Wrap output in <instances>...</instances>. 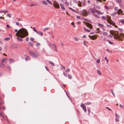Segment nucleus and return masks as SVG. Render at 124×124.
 Instances as JSON below:
<instances>
[{
    "label": "nucleus",
    "instance_id": "nucleus-27",
    "mask_svg": "<svg viewBox=\"0 0 124 124\" xmlns=\"http://www.w3.org/2000/svg\"><path fill=\"white\" fill-rule=\"evenodd\" d=\"M68 8L70 9V10H72V11H73L75 12H76V11L75 10H74L72 8H70V7H68Z\"/></svg>",
    "mask_w": 124,
    "mask_h": 124
},
{
    "label": "nucleus",
    "instance_id": "nucleus-55",
    "mask_svg": "<svg viewBox=\"0 0 124 124\" xmlns=\"http://www.w3.org/2000/svg\"><path fill=\"white\" fill-rule=\"evenodd\" d=\"M106 108H107L109 110L112 111V110H111V109H110V108H109L108 107H106Z\"/></svg>",
    "mask_w": 124,
    "mask_h": 124
},
{
    "label": "nucleus",
    "instance_id": "nucleus-36",
    "mask_svg": "<svg viewBox=\"0 0 124 124\" xmlns=\"http://www.w3.org/2000/svg\"><path fill=\"white\" fill-rule=\"evenodd\" d=\"M71 24L72 25L73 27L75 28V25H74V22H72L71 23Z\"/></svg>",
    "mask_w": 124,
    "mask_h": 124
},
{
    "label": "nucleus",
    "instance_id": "nucleus-8",
    "mask_svg": "<svg viewBox=\"0 0 124 124\" xmlns=\"http://www.w3.org/2000/svg\"><path fill=\"white\" fill-rule=\"evenodd\" d=\"M108 22L110 24H112L113 26H115V25L116 24L114 22L112 21H108Z\"/></svg>",
    "mask_w": 124,
    "mask_h": 124
},
{
    "label": "nucleus",
    "instance_id": "nucleus-43",
    "mask_svg": "<svg viewBox=\"0 0 124 124\" xmlns=\"http://www.w3.org/2000/svg\"><path fill=\"white\" fill-rule=\"evenodd\" d=\"M49 28L48 27L45 28L44 29V31H45L46 30H47L48 29H49Z\"/></svg>",
    "mask_w": 124,
    "mask_h": 124
},
{
    "label": "nucleus",
    "instance_id": "nucleus-17",
    "mask_svg": "<svg viewBox=\"0 0 124 124\" xmlns=\"http://www.w3.org/2000/svg\"><path fill=\"white\" fill-rule=\"evenodd\" d=\"M83 19L85 20V21H87L88 22H89V23H91V22L89 20H88V19L84 18H83Z\"/></svg>",
    "mask_w": 124,
    "mask_h": 124
},
{
    "label": "nucleus",
    "instance_id": "nucleus-22",
    "mask_svg": "<svg viewBox=\"0 0 124 124\" xmlns=\"http://www.w3.org/2000/svg\"><path fill=\"white\" fill-rule=\"evenodd\" d=\"M117 13L114 12L111 15V16H114L116 15Z\"/></svg>",
    "mask_w": 124,
    "mask_h": 124
},
{
    "label": "nucleus",
    "instance_id": "nucleus-6",
    "mask_svg": "<svg viewBox=\"0 0 124 124\" xmlns=\"http://www.w3.org/2000/svg\"><path fill=\"white\" fill-rule=\"evenodd\" d=\"M80 106L82 108L85 112H86V109L85 106L84 104H82Z\"/></svg>",
    "mask_w": 124,
    "mask_h": 124
},
{
    "label": "nucleus",
    "instance_id": "nucleus-14",
    "mask_svg": "<svg viewBox=\"0 0 124 124\" xmlns=\"http://www.w3.org/2000/svg\"><path fill=\"white\" fill-rule=\"evenodd\" d=\"M30 57L29 56H27L26 57L25 60L26 61H27L28 60H29L30 59Z\"/></svg>",
    "mask_w": 124,
    "mask_h": 124
},
{
    "label": "nucleus",
    "instance_id": "nucleus-50",
    "mask_svg": "<svg viewBox=\"0 0 124 124\" xmlns=\"http://www.w3.org/2000/svg\"><path fill=\"white\" fill-rule=\"evenodd\" d=\"M63 75H64L66 77H67V74L65 73V72H63Z\"/></svg>",
    "mask_w": 124,
    "mask_h": 124
},
{
    "label": "nucleus",
    "instance_id": "nucleus-63",
    "mask_svg": "<svg viewBox=\"0 0 124 124\" xmlns=\"http://www.w3.org/2000/svg\"><path fill=\"white\" fill-rule=\"evenodd\" d=\"M117 9V8L116 7H115L114 8V10L115 11H116Z\"/></svg>",
    "mask_w": 124,
    "mask_h": 124
},
{
    "label": "nucleus",
    "instance_id": "nucleus-53",
    "mask_svg": "<svg viewBox=\"0 0 124 124\" xmlns=\"http://www.w3.org/2000/svg\"><path fill=\"white\" fill-rule=\"evenodd\" d=\"M6 26L8 28H9L10 27V26L8 24Z\"/></svg>",
    "mask_w": 124,
    "mask_h": 124
},
{
    "label": "nucleus",
    "instance_id": "nucleus-24",
    "mask_svg": "<svg viewBox=\"0 0 124 124\" xmlns=\"http://www.w3.org/2000/svg\"><path fill=\"white\" fill-rule=\"evenodd\" d=\"M117 1L118 3H122V0H117Z\"/></svg>",
    "mask_w": 124,
    "mask_h": 124
},
{
    "label": "nucleus",
    "instance_id": "nucleus-35",
    "mask_svg": "<svg viewBox=\"0 0 124 124\" xmlns=\"http://www.w3.org/2000/svg\"><path fill=\"white\" fill-rule=\"evenodd\" d=\"M105 8L106 9H108L109 8V7L108 6H105Z\"/></svg>",
    "mask_w": 124,
    "mask_h": 124
},
{
    "label": "nucleus",
    "instance_id": "nucleus-23",
    "mask_svg": "<svg viewBox=\"0 0 124 124\" xmlns=\"http://www.w3.org/2000/svg\"><path fill=\"white\" fill-rule=\"evenodd\" d=\"M43 4L45 5H46L47 4V3L45 1H43L42 2Z\"/></svg>",
    "mask_w": 124,
    "mask_h": 124
},
{
    "label": "nucleus",
    "instance_id": "nucleus-33",
    "mask_svg": "<svg viewBox=\"0 0 124 124\" xmlns=\"http://www.w3.org/2000/svg\"><path fill=\"white\" fill-rule=\"evenodd\" d=\"M33 30L36 33H37V31L35 29V28L34 27H33Z\"/></svg>",
    "mask_w": 124,
    "mask_h": 124
},
{
    "label": "nucleus",
    "instance_id": "nucleus-41",
    "mask_svg": "<svg viewBox=\"0 0 124 124\" xmlns=\"http://www.w3.org/2000/svg\"><path fill=\"white\" fill-rule=\"evenodd\" d=\"M114 38L116 39H118L119 40H120V38L119 39L117 37H114Z\"/></svg>",
    "mask_w": 124,
    "mask_h": 124
},
{
    "label": "nucleus",
    "instance_id": "nucleus-49",
    "mask_svg": "<svg viewBox=\"0 0 124 124\" xmlns=\"http://www.w3.org/2000/svg\"><path fill=\"white\" fill-rule=\"evenodd\" d=\"M120 108H124V106L122 105L121 104H120Z\"/></svg>",
    "mask_w": 124,
    "mask_h": 124
},
{
    "label": "nucleus",
    "instance_id": "nucleus-26",
    "mask_svg": "<svg viewBox=\"0 0 124 124\" xmlns=\"http://www.w3.org/2000/svg\"><path fill=\"white\" fill-rule=\"evenodd\" d=\"M29 45H31V46L32 47L33 46V43H32L31 42H29Z\"/></svg>",
    "mask_w": 124,
    "mask_h": 124
},
{
    "label": "nucleus",
    "instance_id": "nucleus-9",
    "mask_svg": "<svg viewBox=\"0 0 124 124\" xmlns=\"http://www.w3.org/2000/svg\"><path fill=\"white\" fill-rule=\"evenodd\" d=\"M95 12L98 14L100 15H102L103 14V13L99 11L98 10H96Z\"/></svg>",
    "mask_w": 124,
    "mask_h": 124
},
{
    "label": "nucleus",
    "instance_id": "nucleus-30",
    "mask_svg": "<svg viewBox=\"0 0 124 124\" xmlns=\"http://www.w3.org/2000/svg\"><path fill=\"white\" fill-rule=\"evenodd\" d=\"M46 1L49 4H52V2L50 1L49 0H46Z\"/></svg>",
    "mask_w": 124,
    "mask_h": 124
},
{
    "label": "nucleus",
    "instance_id": "nucleus-16",
    "mask_svg": "<svg viewBox=\"0 0 124 124\" xmlns=\"http://www.w3.org/2000/svg\"><path fill=\"white\" fill-rule=\"evenodd\" d=\"M102 19H104L105 20H106L107 22L108 21V20L107 19L106 17L105 16H103L102 17Z\"/></svg>",
    "mask_w": 124,
    "mask_h": 124
},
{
    "label": "nucleus",
    "instance_id": "nucleus-45",
    "mask_svg": "<svg viewBox=\"0 0 124 124\" xmlns=\"http://www.w3.org/2000/svg\"><path fill=\"white\" fill-rule=\"evenodd\" d=\"M118 29L121 32H122L123 31L122 29L121 28H118Z\"/></svg>",
    "mask_w": 124,
    "mask_h": 124
},
{
    "label": "nucleus",
    "instance_id": "nucleus-46",
    "mask_svg": "<svg viewBox=\"0 0 124 124\" xmlns=\"http://www.w3.org/2000/svg\"><path fill=\"white\" fill-rule=\"evenodd\" d=\"M36 45L37 46H38L40 45V44L39 43L37 42L36 43Z\"/></svg>",
    "mask_w": 124,
    "mask_h": 124
},
{
    "label": "nucleus",
    "instance_id": "nucleus-48",
    "mask_svg": "<svg viewBox=\"0 0 124 124\" xmlns=\"http://www.w3.org/2000/svg\"><path fill=\"white\" fill-rule=\"evenodd\" d=\"M100 59H98L97 60V62L98 63H99L100 62Z\"/></svg>",
    "mask_w": 124,
    "mask_h": 124
},
{
    "label": "nucleus",
    "instance_id": "nucleus-42",
    "mask_svg": "<svg viewBox=\"0 0 124 124\" xmlns=\"http://www.w3.org/2000/svg\"><path fill=\"white\" fill-rule=\"evenodd\" d=\"M107 41L109 43L111 44H113V43L112 42H111L109 40H107Z\"/></svg>",
    "mask_w": 124,
    "mask_h": 124
},
{
    "label": "nucleus",
    "instance_id": "nucleus-10",
    "mask_svg": "<svg viewBox=\"0 0 124 124\" xmlns=\"http://www.w3.org/2000/svg\"><path fill=\"white\" fill-rule=\"evenodd\" d=\"M123 13V11L121 9H118L117 12V14L119 15L120 13Z\"/></svg>",
    "mask_w": 124,
    "mask_h": 124
},
{
    "label": "nucleus",
    "instance_id": "nucleus-39",
    "mask_svg": "<svg viewBox=\"0 0 124 124\" xmlns=\"http://www.w3.org/2000/svg\"><path fill=\"white\" fill-rule=\"evenodd\" d=\"M105 60L107 62V63H108V62L109 61V60L107 59L106 57H105Z\"/></svg>",
    "mask_w": 124,
    "mask_h": 124
},
{
    "label": "nucleus",
    "instance_id": "nucleus-4",
    "mask_svg": "<svg viewBox=\"0 0 124 124\" xmlns=\"http://www.w3.org/2000/svg\"><path fill=\"white\" fill-rule=\"evenodd\" d=\"M54 6L57 8H60V6L58 3L57 2H55L54 3Z\"/></svg>",
    "mask_w": 124,
    "mask_h": 124
},
{
    "label": "nucleus",
    "instance_id": "nucleus-38",
    "mask_svg": "<svg viewBox=\"0 0 124 124\" xmlns=\"http://www.w3.org/2000/svg\"><path fill=\"white\" fill-rule=\"evenodd\" d=\"M91 103L90 102H87L85 103V104L86 105H88L90 104Z\"/></svg>",
    "mask_w": 124,
    "mask_h": 124
},
{
    "label": "nucleus",
    "instance_id": "nucleus-5",
    "mask_svg": "<svg viewBox=\"0 0 124 124\" xmlns=\"http://www.w3.org/2000/svg\"><path fill=\"white\" fill-rule=\"evenodd\" d=\"M86 25L90 29H91L92 28L93 26L91 24L89 23H86Z\"/></svg>",
    "mask_w": 124,
    "mask_h": 124
},
{
    "label": "nucleus",
    "instance_id": "nucleus-7",
    "mask_svg": "<svg viewBox=\"0 0 124 124\" xmlns=\"http://www.w3.org/2000/svg\"><path fill=\"white\" fill-rule=\"evenodd\" d=\"M89 37L92 40H94L96 39V37L94 35L90 36V35L89 36Z\"/></svg>",
    "mask_w": 124,
    "mask_h": 124
},
{
    "label": "nucleus",
    "instance_id": "nucleus-3",
    "mask_svg": "<svg viewBox=\"0 0 124 124\" xmlns=\"http://www.w3.org/2000/svg\"><path fill=\"white\" fill-rule=\"evenodd\" d=\"M96 8L95 7L92 8H89V13L94 14L95 13Z\"/></svg>",
    "mask_w": 124,
    "mask_h": 124
},
{
    "label": "nucleus",
    "instance_id": "nucleus-59",
    "mask_svg": "<svg viewBox=\"0 0 124 124\" xmlns=\"http://www.w3.org/2000/svg\"><path fill=\"white\" fill-rule=\"evenodd\" d=\"M30 40L31 41H32L34 40V39H33L32 38H30Z\"/></svg>",
    "mask_w": 124,
    "mask_h": 124
},
{
    "label": "nucleus",
    "instance_id": "nucleus-52",
    "mask_svg": "<svg viewBox=\"0 0 124 124\" xmlns=\"http://www.w3.org/2000/svg\"><path fill=\"white\" fill-rule=\"evenodd\" d=\"M98 25L99 26H101L102 27H103V25L101 24L100 23H99Z\"/></svg>",
    "mask_w": 124,
    "mask_h": 124
},
{
    "label": "nucleus",
    "instance_id": "nucleus-1",
    "mask_svg": "<svg viewBox=\"0 0 124 124\" xmlns=\"http://www.w3.org/2000/svg\"><path fill=\"white\" fill-rule=\"evenodd\" d=\"M16 32H17L16 36L21 38H23L28 35V32L24 28L21 29L18 31L16 29H14Z\"/></svg>",
    "mask_w": 124,
    "mask_h": 124
},
{
    "label": "nucleus",
    "instance_id": "nucleus-54",
    "mask_svg": "<svg viewBox=\"0 0 124 124\" xmlns=\"http://www.w3.org/2000/svg\"><path fill=\"white\" fill-rule=\"evenodd\" d=\"M8 16V17L9 18L11 17V16L9 14H8L7 15Z\"/></svg>",
    "mask_w": 124,
    "mask_h": 124
},
{
    "label": "nucleus",
    "instance_id": "nucleus-61",
    "mask_svg": "<svg viewBox=\"0 0 124 124\" xmlns=\"http://www.w3.org/2000/svg\"><path fill=\"white\" fill-rule=\"evenodd\" d=\"M8 70H11V68L9 66H8Z\"/></svg>",
    "mask_w": 124,
    "mask_h": 124
},
{
    "label": "nucleus",
    "instance_id": "nucleus-37",
    "mask_svg": "<svg viewBox=\"0 0 124 124\" xmlns=\"http://www.w3.org/2000/svg\"><path fill=\"white\" fill-rule=\"evenodd\" d=\"M68 77L70 79H71L72 78V76H71L70 75H68Z\"/></svg>",
    "mask_w": 124,
    "mask_h": 124
},
{
    "label": "nucleus",
    "instance_id": "nucleus-29",
    "mask_svg": "<svg viewBox=\"0 0 124 124\" xmlns=\"http://www.w3.org/2000/svg\"><path fill=\"white\" fill-rule=\"evenodd\" d=\"M6 58H4V59H3L2 60L1 62H2V63H3V62H4L6 61Z\"/></svg>",
    "mask_w": 124,
    "mask_h": 124
},
{
    "label": "nucleus",
    "instance_id": "nucleus-20",
    "mask_svg": "<svg viewBox=\"0 0 124 124\" xmlns=\"http://www.w3.org/2000/svg\"><path fill=\"white\" fill-rule=\"evenodd\" d=\"M22 38H19L18 37H17L16 38L19 41H23V39H21Z\"/></svg>",
    "mask_w": 124,
    "mask_h": 124
},
{
    "label": "nucleus",
    "instance_id": "nucleus-60",
    "mask_svg": "<svg viewBox=\"0 0 124 124\" xmlns=\"http://www.w3.org/2000/svg\"><path fill=\"white\" fill-rule=\"evenodd\" d=\"M96 7L98 9H100V7L99 6H96Z\"/></svg>",
    "mask_w": 124,
    "mask_h": 124
},
{
    "label": "nucleus",
    "instance_id": "nucleus-13",
    "mask_svg": "<svg viewBox=\"0 0 124 124\" xmlns=\"http://www.w3.org/2000/svg\"><path fill=\"white\" fill-rule=\"evenodd\" d=\"M60 5L61 6V8L62 9H63L64 10H65V8L64 7V5H63V4H60Z\"/></svg>",
    "mask_w": 124,
    "mask_h": 124
},
{
    "label": "nucleus",
    "instance_id": "nucleus-56",
    "mask_svg": "<svg viewBox=\"0 0 124 124\" xmlns=\"http://www.w3.org/2000/svg\"><path fill=\"white\" fill-rule=\"evenodd\" d=\"M65 3L66 4V5H67V6H68L69 5V4L68 3V2L67 1L65 2Z\"/></svg>",
    "mask_w": 124,
    "mask_h": 124
},
{
    "label": "nucleus",
    "instance_id": "nucleus-28",
    "mask_svg": "<svg viewBox=\"0 0 124 124\" xmlns=\"http://www.w3.org/2000/svg\"><path fill=\"white\" fill-rule=\"evenodd\" d=\"M102 34L104 35H108L107 33L106 32H103Z\"/></svg>",
    "mask_w": 124,
    "mask_h": 124
},
{
    "label": "nucleus",
    "instance_id": "nucleus-34",
    "mask_svg": "<svg viewBox=\"0 0 124 124\" xmlns=\"http://www.w3.org/2000/svg\"><path fill=\"white\" fill-rule=\"evenodd\" d=\"M4 102L0 101V105H1L3 104H4Z\"/></svg>",
    "mask_w": 124,
    "mask_h": 124
},
{
    "label": "nucleus",
    "instance_id": "nucleus-32",
    "mask_svg": "<svg viewBox=\"0 0 124 124\" xmlns=\"http://www.w3.org/2000/svg\"><path fill=\"white\" fill-rule=\"evenodd\" d=\"M95 17L98 18H99L100 16L98 15H95Z\"/></svg>",
    "mask_w": 124,
    "mask_h": 124
},
{
    "label": "nucleus",
    "instance_id": "nucleus-11",
    "mask_svg": "<svg viewBox=\"0 0 124 124\" xmlns=\"http://www.w3.org/2000/svg\"><path fill=\"white\" fill-rule=\"evenodd\" d=\"M5 67V65L3 63H0V67L3 68Z\"/></svg>",
    "mask_w": 124,
    "mask_h": 124
},
{
    "label": "nucleus",
    "instance_id": "nucleus-18",
    "mask_svg": "<svg viewBox=\"0 0 124 124\" xmlns=\"http://www.w3.org/2000/svg\"><path fill=\"white\" fill-rule=\"evenodd\" d=\"M49 63L51 65L53 66H54V64L53 63V62H51V61H49Z\"/></svg>",
    "mask_w": 124,
    "mask_h": 124
},
{
    "label": "nucleus",
    "instance_id": "nucleus-44",
    "mask_svg": "<svg viewBox=\"0 0 124 124\" xmlns=\"http://www.w3.org/2000/svg\"><path fill=\"white\" fill-rule=\"evenodd\" d=\"M70 71V69L69 68H68V69L66 70V72H69Z\"/></svg>",
    "mask_w": 124,
    "mask_h": 124
},
{
    "label": "nucleus",
    "instance_id": "nucleus-40",
    "mask_svg": "<svg viewBox=\"0 0 124 124\" xmlns=\"http://www.w3.org/2000/svg\"><path fill=\"white\" fill-rule=\"evenodd\" d=\"M74 39L76 41H78V39L77 38L74 37Z\"/></svg>",
    "mask_w": 124,
    "mask_h": 124
},
{
    "label": "nucleus",
    "instance_id": "nucleus-19",
    "mask_svg": "<svg viewBox=\"0 0 124 124\" xmlns=\"http://www.w3.org/2000/svg\"><path fill=\"white\" fill-rule=\"evenodd\" d=\"M10 38L9 37H7V38H4V40H5L6 41H8V40H10Z\"/></svg>",
    "mask_w": 124,
    "mask_h": 124
},
{
    "label": "nucleus",
    "instance_id": "nucleus-21",
    "mask_svg": "<svg viewBox=\"0 0 124 124\" xmlns=\"http://www.w3.org/2000/svg\"><path fill=\"white\" fill-rule=\"evenodd\" d=\"M9 61L10 63H12L14 62V60L13 59H11L9 60Z\"/></svg>",
    "mask_w": 124,
    "mask_h": 124
},
{
    "label": "nucleus",
    "instance_id": "nucleus-58",
    "mask_svg": "<svg viewBox=\"0 0 124 124\" xmlns=\"http://www.w3.org/2000/svg\"><path fill=\"white\" fill-rule=\"evenodd\" d=\"M88 111L89 115L90 113V109L89 108H88Z\"/></svg>",
    "mask_w": 124,
    "mask_h": 124
},
{
    "label": "nucleus",
    "instance_id": "nucleus-51",
    "mask_svg": "<svg viewBox=\"0 0 124 124\" xmlns=\"http://www.w3.org/2000/svg\"><path fill=\"white\" fill-rule=\"evenodd\" d=\"M115 116L116 117H117V118H119V116L116 114H115Z\"/></svg>",
    "mask_w": 124,
    "mask_h": 124
},
{
    "label": "nucleus",
    "instance_id": "nucleus-47",
    "mask_svg": "<svg viewBox=\"0 0 124 124\" xmlns=\"http://www.w3.org/2000/svg\"><path fill=\"white\" fill-rule=\"evenodd\" d=\"M52 46L54 48L56 47L55 45L54 44H53L52 45Z\"/></svg>",
    "mask_w": 124,
    "mask_h": 124
},
{
    "label": "nucleus",
    "instance_id": "nucleus-12",
    "mask_svg": "<svg viewBox=\"0 0 124 124\" xmlns=\"http://www.w3.org/2000/svg\"><path fill=\"white\" fill-rule=\"evenodd\" d=\"M37 33L41 36H42L43 35V33L40 31H38Z\"/></svg>",
    "mask_w": 124,
    "mask_h": 124
},
{
    "label": "nucleus",
    "instance_id": "nucleus-2",
    "mask_svg": "<svg viewBox=\"0 0 124 124\" xmlns=\"http://www.w3.org/2000/svg\"><path fill=\"white\" fill-rule=\"evenodd\" d=\"M29 54L31 56L34 58H37L39 55L37 51L34 50H28Z\"/></svg>",
    "mask_w": 124,
    "mask_h": 124
},
{
    "label": "nucleus",
    "instance_id": "nucleus-25",
    "mask_svg": "<svg viewBox=\"0 0 124 124\" xmlns=\"http://www.w3.org/2000/svg\"><path fill=\"white\" fill-rule=\"evenodd\" d=\"M120 22L123 24H124V19H122L120 20Z\"/></svg>",
    "mask_w": 124,
    "mask_h": 124
},
{
    "label": "nucleus",
    "instance_id": "nucleus-64",
    "mask_svg": "<svg viewBox=\"0 0 124 124\" xmlns=\"http://www.w3.org/2000/svg\"><path fill=\"white\" fill-rule=\"evenodd\" d=\"M107 26L109 28H111V26L109 25H107Z\"/></svg>",
    "mask_w": 124,
    "mask_h": 124
},
{
    "label": "nucleus",
    "instance_id": "nucleus-15",
    "mask_svg": "<svg viewBox=\"0 0 124 124\" xmlns=\"http://www.w3.org/2000/svg\"><path fill=\"white\" fill-rule=\"evenodd\" d=\"M84 30L86 32H90V31H91L89 29H86L85 28H84Z\"/></svg>",
    "mask_w": 124,
    "mask_h": 124
},
{
    "label": "nucleus",
    "instance_id": "nucleus-57",
    "mask_svg": "<svg viewBox=\"0 0 124 124\" xmlns=\"http://www.w3.org/2000/svg\"><path fill=\"white\" fill-rule=\"evenodd\" d=\"M16 24L17 26L19 25V22H16Z\"/></svg>",
    "mask_w": 124,
    "mask_h": 124
},
{
    "label": "nucleus",
    "instance_id": "nucleus-62",
    "mask_svg": "<svg viewBox=\"0 0 124 124\" xmlns=\"http://www.w3.org/2000/svg\"><path fill=\"white\" fill-rule=\"evenodd\" d=\"M73 1L74 3L77 4V2L76 0H74Z\"/></svg>",
    "mask_w": 124,
    "mask_h": 124
},
{
    "label": "nucleus",
    "instance_id": "nucleus-31",
    "mask_svg": "<svg viewBox=\"0 0 124 124\" xmlns=\"http://www.w3.org/2000/svg\"><path fill=\"white\" fill-rule=\"evenodd\" d=\"M97 72L98 74L100 75H101V72L99 70H97Z\"/></svg>",
    "mask_w": 124,
    "mask_h": 124
}]
</instances>
